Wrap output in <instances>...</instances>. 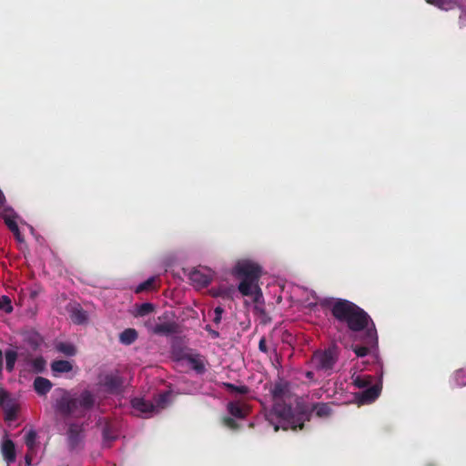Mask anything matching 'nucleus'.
Returning <instances> with one entry per match:
<instances>
[{"label":"nucleus","mask_w":466,"mask_h":466,"mask_svg":"<svg viewBox=\"0 0 466 466\" xmlns=\"http://www.w3.org/2000/svg\"><path fill=\"white\" fill-rule=\"evenodd\" d=\"M330 312L334 319L352 332H364L367 329L372 327L373 320L370 315L355 303L338 299L333 302H328Z\"/></svg>","instance_id":"obj_1"},{"label":"nucleus","mask_w":466,"mask_h":466,"mask_svg":"<svg viewBox=\"0 0 466 466\" xmlns=\"http://www.w3.org/2000/svg\"><path fill=\"white\" fill-rule=\"evenodd\" d=\"M266 420L274 427V431L302 430L309 414L305 411L296 412L290 405L282 401H275L271 410L266 413Z\"/></svg>","instance_id":"obj_2"},{"label":"nucleus","mask_w":466,"mask_h":466,"mask_svg":"<svg viewBox=\"0 0 466 466\" xmlns=\"http://www.w3.org/2000/svg\"><path fill=\"white\" fill-rule=\"evenodd\" d=\"M232 276L239 281L238 290L242 296H253L254 302H259L262 290L259 280L263 274L259 264H236L231 270Z\"/></svg>","instance_id":"obj_3"},{"label":"nucleus","mask_w":466,"mask_h":466,"mask_svg":"<svg viewBox=\"0 0 466 466\" xmlns=\"http://www.w3.org/2000/svg\"><path fill=\"white\" fill-rule=\"evenodd\" d=\"M94 394L85 390L80 394L62 390L56 401V410L65 417L83 418L95 405Z\"/></svg>","instance_id":"obj_4"},{"label":"nucleus","mask_w":466,"mask_h":466,"mask_svg":"<svg viewBox=\"0 0 466 466\" xmlns=\"http://www.w3.org/2000/svg\"><path fill=\"white\" fill-rule=\"evenodd\" d=\"M339 358V348L331 345L325 350L314 352L311 364L317 370H323L329 374L333 370Z\"/></svg>","instance_id":"obj_5"},{"label":"nucleus","mask_w":466,"mask_h":466,"mask_svg":"<svg viewBox=\"0 0 466 466\" xmlns=\"http://www.w3.org/2000/svg\"><path fill=\"white\" fill-rule=\"evenodd\" d=\"M183 270L191 284L198 289L208 287L214 276V272L209 268L201 264L192 268H183Z\"/></svg>","instance_id":"obj_6"},{"label":"nucleus","mask_w":466,"mask_h":466,"mask_svg":"<svg viewBox=\"0 0 466 466\" xmlns=\"http://www.w3.org/2000/svg\"><path fill=\"white\" fill-rule=\"evenodd\" d=\"M362 345H352V350L358 357L367 356L372 349L378 346V335L375 324L363 332Z\"/></svg>","instance_id":"obj_7"},{"label":"nucleus","mask_w":466,"mask_h":466,"mask_svg":"<svg viewBox=\"0 0 466 466\" xmlns=\"http://www.w3.org/2000/svg\"><path fill=\"white\" fill-rule=\"evenodd\" d=\"M98 385L109 394H118L123 390L124 379L117 373L99 375Z\"/></svg>","instance_id":"obj_8"},{"label":"nucleus","mask_w":466,"mask_h":466,"mask_svg":"<svg viewBox=\"0 0 466 466\" xmlns=\"http://www.w3.org/2000/svg\"><path fill=\"white\" fill-rule=\"evenodd\" d=\"M0 215L9 230L15 236L18 240H20L21 233L15 221L17 215L14 209L12 208H5Z\"/></svg>","instance_id":"obj_9"},{"label":"nucleus","mask_w":466,"mask_h":466,"mask_svg":"<svg viewBox=\"0 0 466 466\" xmlns=\"http://www.w3.org/2000/svg\"><path fill=\"white\" fill-rule=\"evenodd\" d=\"M70 319L74 324L84 325L87 323V312L77 303L70 304L67 307Z\"/></svg>","instance_id":"obj_10"},{"label":"nucleus","mask_w":466,"mask_h":466,"mask_svg":"<svg viewBox=\"0 0 466 466\" xmlns=\"http://www.w3.org/2000/svg\"><path fill=\"white\" fill-rule=\"evenodd\" d=\"M83 427L79 424L72 423L68 427L67 441L68 446L71 450L78 447L82 441Z\"/></svg>","instance_id":"obj_11"},{"label":"nucleus","mask_w":466,"mask_h":466,"mask_svg":"<svg viewBox=\"0 0 466 466\" xmlns=\"http://www.w3.org/2000/svg\"><path fill=\"white\" fill-rule=\"evenodd\" d=\"M381 385L380 383L371 384L362 390L359 395V401L361 404L373 402L380 394Z\"/></svg>","instance_id":"obj_12"},{"label":"nucleus","mask_w":466,"mask_h":466,"mask_svg":"<svg viewBox=\"0 0 466 466\" xmlns=\"http://www.w3.org/2000/svg\"><path fill=\"white\" fill-rule=\"evenodd\" d=\"M269 391L275 401H281L282 399L289 395V384L279 379L272 384Z\"/></svg>","instance_id":"obj_13"},{"label":"nucleus","mask_w":466,"mask_h":466,"mask_svg":"<svg viewBox=\"0 0 466 466\" xmlns=\"http://www.w3.org/2000/svg\"><path fill=\"white\" fill-rule=\"evenodd\" d=\"M227 410L232 417L237 419H245L249 413L248 406L238 400L229 401Z\"/></svg>","instance_id":"obj_14"},{"label":"nucleus","mask_w":466,"mask_h":466,"mask_svg":"<svg viewBox=\"0 0 466 466\" xmlns=\"http://www.w3.org/2000/svg\"><path fill=\"white\" fill-rule=\"evenodd\" d=\"M131 405L136 410L140 411L146 416L155 412V405L153 402L146 400L143 398H134L131 400Z\"/></svg>","instance_id":"obj_15"},{"label":"nucleus","mask_w":466,"mask_h":466,"mask_svg":"<svg viewBox=\"0 0 466 466\" xmlns=\"http://www.w3.org/2000/svg\"><path fill=\"white\" fill-rule=\"evenodd\" d=\"M2 455L7 464H11L15 461L16 453L15 443L12 440L6 439L3 441L1 447Z\"/></svg>","instance_id":"obj_16"},{"label":"nucleus","mask_w":466,"mask_h":466,"mask_svg":"<svg viewBox=\"0 0 466 466\" xmlns=\"http://www.w3.org/2000/svg\"><path fill=\"white\" fill-rule=\"evenodd\" d=\"M34 390L40 396L46 395L52 389V382L44 377H36L34 380Z\"/></svg>","instance_id":"obj_17"},{"label":"nucleus","mask_w":466,"mask_h":466,"mask_svg":"<svg viewBox=\"0 0 466 466\" xmlns=\"http://www.w3.org/2000/svg\"><path fill=\"white\" fill-rule=\"evenodd\" d=\"M184 360H186L198 373H203L205 371V363L199 354H185Z\"/></svg>","instance_id":"obj_18"},{"label":"nucleus","mask_w":466,"mask_h":466,"mask_svg":"<svg viewBox=\"0 0 466 466\" xmlns=\"http://www.w3.org/2000/svg\"><path fill=\"white\" fill-rule=\"evenodd\" d=\"M153 332L158 335L174 334L177 332V325L174 321L157 324L153 328Z\"/></svg>","instance_id":"obj_19"},{"label":"nucleus","mask_w":466,"mask_h":466,"mask_svg":"<svg viewBox=\"0 0 466 466\" xmlns=\"http://www.w3.org/2000/svg\"><path fill=\"white\" fill-rule=\"evenodd\" d=\"M158 278L156 276L150 277L147 280L143 281L139 285H137L135 289V293L139 294L146 291H152L157 289V281Z\"/></svg>","instance_id":"obj_20"},{"label":"nucleus","mask_w":466,"mask_h":466,"mask_svg":"<svg viewBox=\"0 0 466 466\" xmlns=\"http://www.w3.org/2000/svg\"><path fill=\"white\" fill-rule=\"evenodd\" d=\"M51 370L55 373H66L73 370V365L68 360H55L51 363Z\"/></svg>","instance_id":"obj_21"},{"label":"nucleus","mask_w":466,"mask_h":466,"mask_svg":"<svg viewBox=\"0 0 466 466\" xmlns=\"http://www.w3.org/2000/svg\"><path fill=\"white\" fill-rule=\"evenodd\" d=\"M137 332L135 329H126L119 335V340L124 345H131L137 339Z\"/></svg>","instance_id":"obj_22"},{"label":"nucleus","mask_w":466,"mask_h":466,"mask_svg":"<svg viewBox=\"0 0 466 466\" xmlns=\"http://www.w3.org/2000/svg\"><path fill=\"white\" fill-rule=\"evenodd\" d=\"M5 369L8 372H12L15 369V365L18 358V353L15 350L8 349L5 352Z\"/></svg>","instance_id":"obj_23"},{"label":"nucleus","mask_w":466,"mask_h":466,"mask_svg":"<svg viewBox=\"0 0 466 466\" xmlns=\"http://www.w3.org/2000/svg\"><path fill=\"white\" fill-rule=\"evenodd\" d=\"M56 349L58 352L67 357H72L76 354V346L70 342H59L56 344Z\"/></svg>","instance_id":"obj_24"},{"label":"nucleus","mask_w":466,"mask_h":466,"mask_svg":"<svg viewBox=\"0 0 466 466\" xmlns=\"http://www.w3.org/2000/svg\"><path fill=\"white\" fill-rule=\"evenodd\" d=\"M170 393L168 391L161 392L154 397L155 412L166 408Z\"/></svg>","instance_id":"obj_25"},{"label":"nucleus","mask_w":466,"mask_h":466,"mask_svg":"<svg viewBox=\"0 0 466 466\" xmlns=\"http://www.w3.org/2000/svg\"><path fill=\"white\" fill-rule=\"evenodd\" d=\"M223 388L232 394L246 395L249 393V388L246 385H234L230 382H224Z\"/></svg>","instance_id":"obj_26"},{"label":"nucleus","mask_w":466,"mask_h":466,"mask_svg":"<svg viewBox=\"0 0 466 466\" xmlns=\"http://www.w3.org/2000/svg\"><path fill=\"white\" fill-rule=\"evenodd\" d=\"M312 410L319 418L329 417L331 414V408L328 403L319 402L312 406Z\"/></svg>","instance_id":"obj_27"},{"label":"nucleus","mask_w":466,"mask_h":466,"mask_svg":"<svg viewBox=\"0 0 466 466\" xmlns=\"http://www.w3.org/2000/svg\"><path fill=\"white\" fill-rule=\"evenodd\" d=\"M5 410V420L8 421H13L16 419L18 409L11 401H7L6 404L3 407Z\"/></svg>","instance_id":"obj_28"},{"label":"nucleus","mask_w":466,"mask_h":466,"mask_svg":"<svg viewBox=\"0 0 466 466\" xmlns=\"http://www.w3.org/2000/svg\"><path fill=\"white\" fill-rule=\"evenodd\" d=\"M433 5L441 10L450 11L456 8L460 5L458 0H437Z\"/></svg>","instance_id":"obj_29"},{"label":"nucleus","mask_w":466,"mask_h":466,"mask_svg":"<svg viewBox=\"0 0 466 466\" xmlns=\"http://www.w3.org/2000/svg\"><path fill=\"white\" fill-rule=\"evenodd\" d=\"M373 378L370 375L357 376L354 379V385L359 389H366L372 384Z\"/></svg>","instance_id":"obj_30"},{"label":"nucleus","mask_w":466,"mask_h":466,"mask_svg":"<svg viewBox=\"0 0 466 466\" xmlns=\"http://www.w3.org/2000/svg\"><path fill=\"white\" fill-rule=\"evenodd\" d=\"M36 438H37V434L35 432V431L34 430H30L25 437V445L27 447V450H29V451H35V444H36Z\"/></svg>","instance_id":"obj_31"},{"label":"nucleus","mask_w":466,"mask_h":466,"mask_svg":"<svg viewBox=\"0 0 466 466\" xmlns=\"http://www.w3.org/2000/svg\"><path fill=\"white\" fill-rule=\"evenodd\" d=\"M452 380L457 387L466 386V372L463 370H458L453 373Z\"/></svg>","instance_id":"obj_32"},{"label":"nucleus","mask_w":466,"mask_h":466,"mask_svg":"<svg viewBox=\"0 0 466 466\" xmlns=\"http://www.w3.org/2000/svg\"><path fill=\"white\" fill-rule=\"evenodd\" d=\"M154 310H155L154 304H152L150 302H145V303L140 304L137 307V315L143 317V316L152 313Z\"/></svg>","instance_id":"obj_33"},{"label":"nucleus","mask_w":466,"mask_h":466,"mask_svg":"<svg viewBox=\"0 0 466 466\" xmlns=\"http://www.w3.org/2000/svg\"><path fill=\"white\" fill-rule=\"evenodd\" d=\"M0 309H3L5 313H11L13 311V306L11 299L7 296L0 297Z\"/></svg>","instance_id":"obj_34"},{"label":"nucleus","mask_w":466,"mask_h":466,"mask_svg":"<svg viewBox=\"0 0 466 466\" xmlns=\"http://www.w3.org/2000/svg\"><path fill=\"white\" fill-rule=\"evenodd\" d=\"M32 368L35 372H42L46 368V360L43 357H37L32 361Z\"/></svg>","instance_id":"obj_35"},{"label":"nucleus","mask_w":466,"mask_h":466,"mask_svg":"<svg viewBox=\"0 0 466 466\" xmlns=\"http://www.w3.org/2000/svg\"><path fill=\"white\" fill-rule=\"evenodd\" d=\"M222 423L226 427H228L231 430H234V431L239 429V424L234 420V418H232V416L231 417H228V416L223 417Z\"/></svg>","instance_id":"obj_36"},{"label":"nucleus","mask_w":466,"mask_h":466,"mask_svg":"<svg viewBox=\"0 0 466 466\" xmlns=\"http://www.w3.org/2000/svg\"><path fill=\"white\" fill-rule=\"evenodd\" d=\"M103 438L105 441H112L116 439V435L112 431L109 426H106L103 430Z\"/></svg>","instance_id":"obj_37"},{"label":"nucleus","mask_w":466,"mask_h":466,"mask_svg":"<svg viewBox=\"0 0 466 466\" xmlns=\"http://www.w3.org/2000/svg\"><path fill=\"white\" fill-rule=\"evenodd\" d=\"M224 309L221 307H217L214 309L213 322L216 324L220 323Z\"/></svg>","instance_id":"obj_38"},{"label":"nucleus","mask_w":466,"mask_h":466,"mask_svg":"<svg viewBox=\"0 0 466 466\" xmlns=\"http://www.w3.org/2000/svg\"><path fill=\"white\" fill-rule=\"evenodd\" d=\"M7 400H9V393L3 388H0V407H4Z\"/></svg>","instance_id":"obj_39"},{"label":"nucleus","mask_w":466,"mask_h":466,"mask_svg":"<svg viewBox=\"0 0 466 466\" xmlns=\"http://www.w3.org/2000/svg\"><path fill=\"white\" fill-rule=\"evenodd\" d=\"M458 25L460 28L466 26V11H461V15H459Z\"/></svg>","instance_id":"obj_40"},{"label":"nucleus","mask_w":466,"mask_h":466,"mask_svg":"<svg viewBox=\"0 0 466 466\" xmlns=\"http://www.w3.org/2000/svg\"><path fill=\"white\" fill-rule=\"evenodd\" d=\"M258 350H259L261 352H264V353H267V352H268L267 341H266V339H265L264 337H262V338L259 339V342H258Z\"/></svg>","instance_id":"obj_41"},{"label":"nucleus","mask_w":466,"mask_h":466,"mask_svg":"<svg viewBox=\"0 0 466 466\" xmlns=\"http://www.w3.org/2000/svg\"><path fill=\"white\" fill-rule=\"evenodd\" d=\"M35 453V451H29V450H27V452H26V454L25 456V464L27 466H31L32 465L33 456H34Z\"/></svg>","instance_id":"obj_42"},{"label":"nucleus","mask_w":466,"mask_h":466,"mask_svg":"<svg viewBox=\"0 0 466 466\" xmlns=\"http://www.w3.org/2000/svg\"><path fill=\"white\" fill-rule=\"evenodd\" d=\"M4 368V362H3V351L0 349V374L2 373Z\"/></svg>","instance_id":"obj_43"},{"label":"nucleus","mask_w":466,"mask_h":466,"mask_svg":"<svg viewBox=\"0 0 466 466\" xmlns=\"http://www.w3.org/2000/svg\"><path fill=\"white\" fill-rule=\"evenodd\" d=\"M207 329L210 332V334H211V336H212L213 338H218V337L219 336V333H218V331H216V330H210V329Z\"/></svg>","instance_id":"obj_44"},{"label":"nucleus","mask_w":466,"mask_h":466,"mask_svg":"<svg viewBox=\"0 0 466 466\" xmlns=\"http://www.w3.org/2000/svg\"><path fill=\"white\" fill-rule=\"evenodd\" d=\"M313 375H314V374H313V372H312V371H308V372L306 373V376H307L308 378H309V379L313 378Z\"/></svg>","instance_id":"obj_45"},{"label":"nucleus","mask_w":466,"mask_h":466,"mask_svg":"<svg viewBox=\"0 0 466 466\" xmlns=\"http://www.w3.org/2000/svg\"><path fill=\"white\" fill-rule=\"evenodd\" d=\"M237 262H245V263H248V262H252L251 260L249 259H243V260H238Z\"/></svg>","instance_id":"obj_46"},{"label":"nucleus","mask_w":466,"mask_h":466,"mask_svg":"<svg viewBox=\"0 0 466 466\" xmlns=\"http://www.w3.org/2000/svg\"><path fill=\"white\" fill-rule=\"evenodd\" d=\"M2 265H3V267H4V268H5V269H6V268H7V267H6V264H5V263H3Z\"/></svg>","instance_id":"obj_47"}]
</instances>
